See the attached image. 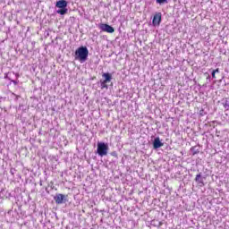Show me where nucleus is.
<instances>
[{"instance_id":"obj_1","label":"nucleus","mask_w":229,"mask_h":229,"mask_svg":"<svg viewBox=\"0 0 229 229\" xmlns=\"http://www.w3.org/2000/svg\"><path fill=\"white\" fill-rule=\"evenodd\" d=\"M89 58V48L87 47H81L75 51V60H79L81 64L87 62Z\"/></svg>"},{"instance_id":"obj_2","label":"nucleus","mask_w":229,"mask_h":229,"mask_svg":"<svg viewBox=\"0 0 229 229\" xmlns=\"http://www.w3.org/2000/svg\"><path fill=\"white\" fill-rule=\"evenodd\" d=\"M55 8H58L56 10V13L59 15H65L67 12H69V9H67V1L65 0H59L55 4Z\"/></svg>"},{"instance_id":"obj_3","label":"nucleus","mask_w":229,"mask_h":229,"mask_svg":"<svg viewBox=\"0 0 229 229\" xmlns=\"http://www.w3.org/2000/svg\"><path fill=\"white\" fill-rule=\"evenodd\" d=\"M108 143L98 142L97 148V153L99 157H106L108 155Z\"/></svg>"},{"instance_id":"obj_4","label":"nucleus","mask_w":229,"mask_h":229,"mask_svg":"<svg viewBox=\"0 0 229 229\" xmlns=\"http://www.w3.org/2000/svg\"><path fill=\"white\" fill-rule=\"evenodd\" d=\"M54 199L57 205H62L67 201V195L58 193L54 197Z\"/></svg>"},{"instance_id":"obj_5","label":"nucleus","mask_w":229,"mask_h":229,"mask_svg":"<svg viewBox=\"0 0 229 229\" xmlns=\"http://www.w3.org/2000/svg\"><path fill=\"white\" fill-rule=\"evenodd\" d=\"M99 30H101V31H105L106 33H114L115 31V29H114V27L106 24V23H101L98 26Z\"/></svg>"},{"instance_id":"obj_6","label":"nucleus","mask_w":229,"mask_h":229,"mask_svg":"<svg viewBox=\"0 0 229 229\" xmlns=\"http://www.w3.org/2000/svg\"><path fill=\"white\" fill-rule=\"evenodd\" d=\"M160 22H162V13H157L154 15L152 24L153 26H160Z\"/></svg>"},{"instance_id":"obj_7","label":"nucleus","mask_w":229,"mask_h":229,"mask_svg":"<svg viewBox=\"0 0 229 229\" xmlns=\"http://www.w3.org/2000/svg\"><path fill=\"white\" fill-rule=\"evenodd\" d=\"M162 146H164V143H162V141H160V138L159 137L155 138V140L153 141L154 149H158L159 148H162Z\"/></svg>"},{"instance_id":"obj_8","label":"nucleus","mask_w":229,"mask_h":229,"mask_svg":"<svg viewBox=\"0 0 229 229\" xmlns=\"http://www.w3.org/2000/svg\"><path fill=\"white\" fill-rule=\"evenodd\" d=\"M102 78H105L103 81L105 83H110L112 81V74L110 73H103Z\"/></svg>"},{"instance_id":"obj_9","label":"nucleus","mask_w":229,"mask_h":229,"mask_svg":"<svg viewBox=\"0 0 229 229\" xmlns=\"http://www.w3.org/2000/svg\"><path fill=\"white\" fill-rule=\"evenodd\" d=\"M224 108H225V110H229V100L225 99V102L223 103Z\"/></svg>"},{"instance_id":"obj_10","label":"nucleus","mask_w":229,"mask_h":229,"mask_svg":"<svg viewBox=\"0 0 229 229\" xmlns=\"http://www.w3.org/2000/svg\"><path fill=\"white\" fill-rule=\"evenodd\" d=\"M107 82H105L104 81H101V88L102 89H108V85H106Z\"/></svg>"},{"instance_id":"obj_11","label":"nucleus","mask_w":229,"mask_h":229,"mask_svg":"<svg viewBox=\"0 0 229 229\" xmlns=\"http://www.w3.org/2000/svg\"><path fill=\"white\" fill-rule=\"evenodd\" d=\"M167 0H156V3H157V4H164V3H166Z\"/></svg>"},{"instance_id":"obj_12","label":"nucleus","mask_w":229,"mask_h":229,"mask_svg":"<svg viewBox=\"0 0 229 229\" xmlns=\"http://www.w3.org/2000/svg\"><path fill=\"white\" fill-rule=\"evenodd\" d=\"M199 178H201V174H197L195 180H196L197 182H199Z\"/></svg>"},{"instance_id":"obj_13","label":"nucleus","mask_w":229,"mask_h":229,"mask_svg":"<svg viewBox=\"0 0 229 229\" xmlns=\"http://www.w3.org/2000/svg\"><path fill=\"white\" fill-rule=\"evenodd\" d=\"M211 76L213 79H216V72H212Z\"/></svg>"},{"instance_id":"obj_14","label":"nucleus","mask_w":229,"mask_h":229,"mask_svg":"<svg viewBox=\"0 0 229 229\" xmlns=\"http://www.w3.org/2000/svg\"><path fill=\"white\" fill-rule=\"evenodd\" d=\"M213 72H215V74H216V72H219V68L214 70Z\"/></svg>"},{"instance_id":"obj_15","label":"nucleus","mask_w":229,"mask_h":229,"mask_svg":"<svg viewBox=\"0 0 229 229\" xmlns=\"http://www.w3.org/2000/svg\"><path fill=\"white\" fill-rule=\"evenodd\" d=\"M111 155H112V157H117V153H115V152L111 153Z\"/></svg>"}]
</instances>
